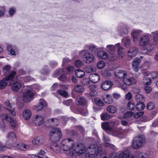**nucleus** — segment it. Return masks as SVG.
<instances>
[{"instance_id": "obj_1", "label": "nucleus", "mask_w": 158, "mask_h": 158, "mask_svg": "<svg viewBox=\"0 0 158 158\" xmlns=\"http://www.w3.org/2000/svg\"><path fill=\"white\" fill-rule=\"evenodd\" d=\"M60 148L64 151H70V155L73 157H77L86 152L85 156L87 158H93L100 152L96 145H90L86 150L83 145H76L74 140L70 138L63 140L61 143Z\"/></svg>"}, {"instance_id": "obj_2", "label": "nucleus", "mask_w": 158, "mask_h": 158, "mask_svg": "<svg viewBox=\"0 0 158 158\" xmlns=\"http://www.w3.org/2000/svg\"><path fill=\"white\" fill-rule=\"evenodd\" d=\"M102 129L104 130L109 131L113 135L117 137H121L123 136L126 130L123 131L118 130V129H115L110 126V124L109 123L105 122L102 123Z\"/></svg>"}, {"instance_id": "obj_3", "label": "nucleus", "mask_w": 158, "mask_h": 158, "mask_svg": "<svg viewBox=\"0 0 158 158\" xmlns=\"http://www.w3.org/2000/svg\"><path fill=\"white\" fill-rule=\"evenodd\" d=\"M5 120L10 123L11 126L13 127H15L17 125L16 120H13L6 114H0V129L4 131L6 128V126L4 121Z\"/></svg>"}, {"instance_id": "obj_4", "label": "nucleus", "mask_w": 158, "mask_h": 158, "mask_svg": "<svg viewBox=\"0 0 158 158\" xmlns=\"http://www.w3.org/2000/svg\"><path fill=\"white\" fill-rule=\"evenodd\" d=\"M145 142V138L144 136L140 135L135 137L133 140L132 146L135 149L140 148L143 146Z\"/></svg>"}, {"instance_id": "obj_5", "label": "nucleus", "mask_w": 158, "mask_h": 158, "mask_svg": "<svg viewBox=\"0 0 158 158\" xmlns=\"http://www.w3.org/2000/svg\"><path fill=\"white\" fill-rule=\"evenodd\" d=\"M61 136L60 130L58 128H55L52 129L50 131L49 136L50 139L53 141H58Z\"/></svg>"}, {"instance_id": "obj_6", "label": "nucleus", "mask_w": 158, "mask_h": 158, "mask_svg": "<svg viewBox=\"0 0 158 158\" xmlns=\"http://www.w3.org/2000/svg\"><path fill=\"white\" fill-rule=\"evenodd\" d=\"M34 95V93L32 90L24 92L23 94V100L26 102H30L33 99Z\"/></svg>"}, {"instance_id": "obj_7", "label": "nucleus", "mask_w": 158, "mask_h": 158, "mask_svg": "<svg viewBox=\"0 0 158 158\" xmlns=\"http://www.w3.org/2000/svg\"><path fill=\"white\" fill-rule=\"evenodd\" d=\"M7 141L10 144L15 143L17 141L16 135L14 132H9L6 136Z\"/></svg>"}, {"instance_id": "obj_8", "label": "nucleus", "mask_w": 158, "mask_h": 158, "mask_svg": "<svg viewBox=\"0 0 158 158\" xmlns=\"http://www.w3.org/2000/svg\"><path fill=\"white\" fill-rule=\"evenodd\" d=\"M84 61L87 64H89L93 62L94 59V56L91 53L86 52L82 56Z\"/></svg>"}, {"instance_id": "obj_9", "label": "nucleus", "mask_w": 158, "mask_h": 158, "mask_svg": "<svg viewBox=\"0 0 158 158\" xmlns=\"http://www.w3.org/2000/svg\"><path fill=\"white\" fill-rule=\"evenodd\" d=\"M66 73H64V69H61L56 70L53 74V76L55 77H56L60 74H61L62 75L60 76L58 79L59 80L63 81H64L66 79L65 75Z\"/></svg>"}, {"instance_id": "obj_10", "label": "nucleus", "mask_w": 158, "mask_h": 158, "mask_svg": "<svg viewBox=\"0 0 158 158\" xmlns=\"http://www.w3.org/2000/svg\"><path fill=\"white\" fill-rule=\"evenodd\" d=\"M17 81H14V83L11 86V89L14 92H17L19 91L22 85V82L21 81H19V78Z\"/></svg>"}, {"instance_id": "obj_11", "label": "nucleus", "mask_w": 158, "mask_h": 158, "mask_svg": "<svg viewBox=\"0 0 158 158\" xmlns=\"http://www.w3.org/2000/svg\"><path fill=\"white\" fill-rule=\"evenodd\" d=\"M150 39L149 36L145 35L140 38L139 41L140 46L144 47L148 45Z\"/></svg>"}, {"instance_id": "obj_12", "label": "nucleus", "mask_w": 158, "mask_h": 158, "mask_svg": "<svg viewBox=\"0 0 158 158\" xmlns=\"http://www.w3.org/2000/svg\"><path fill=\"white\" fill-rule=\"evenodd\" d=\"M113 84L110 81L106 80L103 81L101 84V88L104 90H107L110 89Z\"/></svg>"}, {"instance_id": "obj_13", "label": "nucleus", "mask_w": 158, "mask_h": 158, "mask_svg": "<svg viewBox=\"0 0 158 158\" xmlns=\"http://www.w3.org/2000/svg\"><path fill=\"white\" fill-rule=\"evenodd\" d=\"M34 122L37 126L42 125L44 122V118L40 115H36L34 116Z\"/></svg>"}, {"instance_id": "obj_14", "label": "nucleus", "mask_w": 158, "mask_h": 158, "mask_svg": "<svg viewBox=\"0 0 158 158\" xmlns=\"http://www.w3.org/2000/svg\"><path fill=\"white\" fill-rule=\"evenodd\" d=\"M45 141V138L42 136L37 137L32 140V142L33 144L37 145H41Z\"/></svg>"}, {"instance_id": "obj_15", "label": "nucleus", "mask_w": 158, "mask_h": 158, "mask_svg": "<svg viewBox=\"0 0 158 158\" xmlns=\"http://www.w3.org/2000/svg\"><path fill=\"white\" fill-rule=\"evenodd\" d=\"M103 140L105 142L104 144L105 147L109 148L113 150H116V147L114 145L108 143L110 141V139L107 136L104 135Z\"/></svg>"}, {"instance_id": "obj_16", "label": "nucleus", "mask_w": 158, "mask_h": 158, "mask_svg": "<svg viewBox=\"0 0 158 158\" xmlns=\"http://www.w3.org/2000/svg\"><path fill=\"white\" fill-rule=\"evenodd\" d=\"M124 83L128 85H131L135 84L137 81L134 78L132 77H126L123 79V81Z\"/></svg>"}, {"instance_id": "obj_17", "label": "nucleus", "mask_w": 158, "mask_h": 158, "mask_svg": "<svg viewBox=\"0 0 158 158\" xmlns=\"http://www.w3.org/2000/svg\"><path fill=\"white\" fill-rule=\"evenodd\" d=\"M89 80L94 83H97L100 80L99 75L96 73L90 74L89 76Z\"/></svg>"}, {"instance_id": "obj_18", "label": "nucleus", "mask_w": 158, "mask_h": 158, "mask_svg": "<svg viewBox=\"0 0 158 158\" xmlns=\"http://www.w3.org/2000/svg\"><path fill=\"white\" fill-rule=\"evenodd\" d=\"M115 76L119 79H123V80L126 77H127V74L126 71L123 70H119L115 73Z\"/></svg>"}, {"instance_id": "obj_19", "label": "nucleus", "mask_w": 158, "mask_h": 158, "mask_svg": "<svg viewBox=\"0 0 158 158\" xmlns=\"http://www.w3.org/2000/svg\"><path fill=\"white\" fill-rule=\"evenodd\" d=\"M45 102L44 100L43 99H40L39 103L36 105L34 106V109L37 111L41 110L43 108L44 106L45 105Z\"/></svg>"}, {"instance_id": "obj_20", "label": "nucleus", "mask_w": 158, "mask_h": 158, "mask_svg": "<svg viewBox=\"0 0 158 158\" xmlns=\"http://www.w3.org/2000/svg\"><path fill=\"white\" fill-rule=\"evenodd\" d=\"M97 55L99 58L105 60L108 59L109 57V56L107 52L103 50L98 51Z\"/></svg>"}, {"instance_id": "obj_21", "label": "nucleus", "mask_w": 158, "mask_h": 158, "mask_svg": "<svg viewBox=\"0 0 158 158\" xmlns=\"http://www.w3.org/2000/svg\"><path fill=\"white\" fill-rule=\"evenodd\" d=\"M141 60L137 58H136L132 62V68L134 70L137 72L139 70V66L141 62Z\"/></svg>"}, {"instance_id": "obj_22", "label": "nucleus", "mask_w": 158, "mask_h": 158, "mask_svg": "<svg viewBox=\"0 0 158 158\" xmlns=\"http://www.w3.org/2000/svg\"><path fill=\"white\" fill-rule=\"evenodd\" d=\"M138 52L137 48L135 47H131L127 52L128 56L131 57L135 56Z\"/></svg>"}, {"instance_id": "obj_23", "label": "nucleus", "mask_w": 158, "mask_h": 158, "mask_svg": "<svg viewBox=\"0 0 158 158\" xmlns=\"http://www.w3.org/2000/svg\"><path fill=\"white\" fill-rule=\"evenodd\" d=\"M23 118L26 120H29L31 116V113L30 110L28 109H24L22 113Z\"/></svg>"}, {"instance_id": "obj_24", "label": "nucleus", "mask_w": 158, "mask_h": 158, "mask_svg": "<svg viewBox=\"0 0 158 158\" xmlns=\"http://www.w3.org/2000/svg\"><path fill=\"white\" fill-rule=\"evenodd\" d=\"M17 147L19 150L25 151L30 148V145L23 143H20L17 145Z\"/></svg>"}, {"instance_id": "obj_25", "label": "nucleus", "mask_w": 158, "mask_h": 158, "mask_svg": "<svg viewBox=\"0 0 158 158\" xmlns=\"http://www.w3.org/2000/svg\"><path fill=\"white\" fill-rule=\"evenodd\" d=\"M142 32L141 30H135L132 33V36L133 38V40L135 42H137L138 41V37L140 35Z\"/></svg>"}, {"instance_id": "obj_26", "label": "nucleus", "mask_w": 158, "mask_h": 158, "mask_svg": "<svg viewBox=\"0 0 158 158\" xmlns=\"http://www.w3.org/2000/svg\"><path fill=\"white\" fill-rule=\"evenodd\" d=\"M131 154V151L129 150H126L122 152L119 155L118 158H127Z\"/></svg>"}, {"instance_id": "obj_27", "label": "nucleus", "mask_w": 158, "mask_h": 158, "mask_svg": "<svg viewBox=\"0 0 158 158\" xmlns=\"http://www.w3.org/2000/svg\"><path fill=\"white\" fill-rule=\"evenodd\" d=\"M76 102L77 105H83L86 103V100L83 97H79L77 98Z\"/></svg>"}, {"instance_id": "obj_28", "label": "nucleus", "mask_w": 158, "mask_h": 158, "mask_svg": "<svg viewBox=\"0 0 158 158\" xmlns=\"http://www.w3.org/2000/svg\"><path fill=\"white\" fill-rule=\"evenodd\" d=\"M103 99L105 102L109 104L113 102L112 97L109 94L105 95Z\"/></svg>"}, {"instance_id": "obj_29", "label": "nucleus", "mask_w": 158, "mask_h": 158, "mask_svg": "<svg viewBox=\"0 0 158 158\" xmlns=\"http://www.w3.org/2000/svg\"><path fill=\"white\" fill-rule=\"evenodd\" d=\"M120 45V43H118L115 45H108L106 46L107 50L110 52V53L114 52V49L115 46H119Z\"/></svg>"}, {"instance_id": "obj_30", "label": "nucleus", "mask_w": 158, "mask_h": 158, "mask_svg": "<svg viewBox=\"0 0 158 158\" xmlns=\"http://www.w3.org/2000/svg\"><path fill=\"white\" fill-rule=\"evenodd\" d=\"M15 75L16 72L14 71H13L9 75L6 76L5 78L7 81H13L14 79V77Z\"/></svg>"}, {"instance_id": "obj_31", "label": "nucleus", "mask_w": 158, "mask_h": 158, "mask_svg": "<svg viewBox=\"0 0 158 158\" xmlns=\"http://www.w3.org/2000/svg\"><path fill=\"white\" fill-rule=\"evenodd\" d=\"M75 73L76 76L79 78H81L85 75L84 72L79 69L76 70Z\"/></svg>"}, {"instance_id": "obj_32", "label": "nucleus", "mask_w": 158, "mask_h": 158, "mask_svg": "<svg viewBox=\"0 0 158 158\" xmlns=\"http://www.w3.org/2000/svg\"><path fill=\"white\" fill-rule=\"evenodd\" d=\"M7 81L4 78L0 81V89L4 88L7 85Z\"/></svg>"}, {"instance_id": "obj_33", "label": "nucleus", "mask_w": 158, "mask_h": 158, "mask_svg": "<svg viewBox=\"0 0 158 158\" xmlns=\"http://www.w3.org/2000/svg\"><path fill=\"white\" fill-rule=\"evenodd\" d=\"M145 106L142 102H138L136 104V109L138 111H141L143 110Z\"/></svg>"}, {"instance_id": "obj_34", "label": "nucleus", "mask_w": 158, "mask_h": 158, "mask_svg": "<svg viewBox=\"0 0 158 158\" xmlns=\"http://www.w3.org/2000/svg\"><path fill=\"white\" fill-rule=\"evenodd\" d=\"M107 110L111 113H115L116 110L117 109L115 106H114L110 105L107 107Z\"/></svg>"}, {"instance_id": "obj_35", "label": "nucleus", "mask_w": 158, "mask_h": 158, "mask_svg": "<svg viewBox=\"0 0 158 158\" xmlns=\"http://www.w3.org/2000/svg\"><path fill=\"white\" fill-rule=\"evenodd\" d=\"M74 90L77 92H83L84 90V87L81 85H77L74 86Z\"/></svg>"}, {"instance_id": "obj_36", "label": "nucleus", "mask_w": 158, "mask_h": 158, "mask_svg": "<svg viewBox=\"0 0 158 158\" xmlns=\"http://www.w3.org/2000/svg\"><path fill=\"white\" fill-rule=\"evenodd\" d=\"M33 78L30 76H27L25 77H21L19 78V81L22 82L23 81L27 82L32 80Z\"/></svg>"}, {"instance_id": "obj_37", "label": "nucleus", "mask_w": 158, "mask_h": 158, "mask_svg": "<svg viewBox=\"0 0 158 158\" xmlns=\"http://www.w3.org/2000/svg\"><path fill=\"white\" fill-rule=\"evenodd\" d=\"M144 99V96L140 94H137L135 97V100L138 102H142V101Z\"/></svg>"}, {"instance_id": "obj_38", "label": "nucleus", "mask_w": 158, "mask_h": 158, "mask_svg": "<svg viewBox=\"0 0 158 158\" xmlns=\"http://www.w3.org/2000/svg\"><path fill=\"white\" fill-rule=\"evenodd\" d=\"M50 148L57 153H59L60 152L61 148H59L58 145L56 144L51 147Z\"/></svg>"}, {"instance_id": "obj_39", "label": "nucleus", "mask_w": 158, "mask_h": 158, "mask_svg": "<svg viewBox=\"0 0 158 158\" xmlns=\"http://www.w3.org/2000/svg\"><path fill=\"white\" fill-rule=\"evenodd\" d=\"M11 67L9 65H7L4 66L3 70V72L4 74H8L10 72Z\"/></svg>"}, {"instance_id": "obj_40", "label": "nucleus", "mask_w": 158, "mask_h": 158, "mask_svg": "<svg viewBox=\"0 0 158 158\" xmlns=\"http://www.w3.org/2000/svg\"><path fill=\"white\" fill-rule=\"evenodd\" d=\"M135 107V105L134 102L132 101H130L127 104L128 108L131 110H133Z\"/></svg>"}, {"instance_id": "obj_41", "label": "nucleus", "mask_w": 158, "mask_h": 158, "mask_svg": "<svg viewBox=\"0 0 158 158\" xmlns=\"http://www.w3.org/2000/svg\"><path fill=\"white\" fill-rule=\"evenodd\" d=\"M143 83L145 85H149L151 84V81L150 78L146 76L144 77L143 79Z\"/></svg>"}, {"instance_id": "obj_42", "label": "nucleus", "mask_w": 158, "mask_h": 158, "mask_svg": "<svg viewBox=\"0 0 158 158\" xmlns=\"http://www.w3.org/2000/svg\"><path fill=\"white\" fill-rule=\"evenodd\" d=\"M101 117L102 120H106L110 118V115L107 113H104L101 114Z\"/></svg>"}, {"instance_id": "obj_43", "label": "nucleus", "mask_w": 158, "mask_h": 158, "mask_svg": "<svg viewBox=\"0 0 158 158\" xmlns=\"http://www.w3.org/2000/svg\"><path fill=\"white\" fill-rule=\"evenodd\" d=\"M117 58V55L114 52L110 53V56H109L108 59L110 61H113L116 60Z\"/></svg>"}, {"instance_id": "obj_44", "label": "nucleus", "mask_w": 158, "mask_h": 158, "mask_svg": "<svg viewBox=\"0 0 158 158\" xmlns=\"http://www.w3.org/2000/svg\"><path fill=\"white\" fill-rule=\"evenodd\" d=\"M134 113L132 111H127L124 114L123 117L126 118H129L134 114Z\"/></svg>"}, {"instance_id": "obj_45", "label": "nucleus", "mask_w": 158, "mask_h": 158, "mask_svg": "<svg viewBox=\"0 0 158 158\" xmlns=\"http://www.w3.org/2000/svg\"><path fill=\"white\" fill-rule=\"evenodd\" d=\"M118 54L119 56L122 57L125 55L124 49L122 47H119L118 49Z\"/></svg>"}, {"instance_id": "obj_46", "label": "nucleus", "mask_w": 158, "mask_h": 158, "mask_svg": "<svg viewBox=\"0 0 158 158\" xmlns=\"http://www.w3.org/2000/svg\"><path fill=\"white\" fill-rule=\"evenodd\" d=\"M57 92L60 95L64 97H66L68 96V93L64 90L58 89L57 90Z\"/></svg>"}, {"instance_id": "obj_47", "label": "nucleus", "mask_w": 158, "mask_h": 158, "mask_svg": "<svg viewBox=\"0 0 158 158\" xmlns=\"http://www.w3.org/2000/svg\"><path fill=\"white\" fill-rule=\"evenodd\" d=\"M155 107V105L152 102H149L147 105V109L150 110L153 109Z\"/></svg>"}, {"instance_id": "obj_48", "label": "nucleus", "mask_w": 158, "mask_h": 158, "mask_svg": "<svg viewBox=\"0 0 158 158\" xmlns=\"http://www.w3.org/2000/svg\"><path fill=\"white\" fill-rule=\"evenodd\" d=\"M89 48L90 51L95 53L97 52L98 50V48L97 47L93 45L89 46Z\"/></svg>"}, {"instance_id": "obj_49", "label": "nucleus", "mask_w": 158, "mask_h": 158, "mask_svg": "<svg viewBox=\"0 0 158 158\" xmlns=\"http://www.w3.org/2000/svg\"><path fill=\"white\" fill-rule=\"evenodd\" d=\"M75 64L77 68H80L82 66L83 64L81 60H78L75 62Z\"/></svg>"}, {"instance_id": "obj_50", "label": "nucleus", "mask_w": 158, "mask_h": 158, "mask_svg": "<svg viewBox=\"0 0 158 158\" xmlns=\"http://www.w3.org/2000/svg\"><path fill=\"white\" fill-rule=\"evenodd\" d=\"M105 64L104 62L102 60L99 61L97 64V67L99 69H102L105 66Z\"/></svg>"}, {"instance_id": "obj_51", "label": "nucleus", "mask_w": 158, "mask_h": 158, "mask_svg": "<svg viewBox=\"0 0 158 158\" xmlns=\"http://www.w3.org/2000/svg\"><path fill=\"white\" fill-rule=\"evenodd\" d=\"M48 121L50 122H51L52 123H53L54 124L57 125L59 123V120L56 118H52L48 120Z\"/></svg>"}, {"instance_id": "obj_52", "label": "nucleus", "mask_w": 158, "mask_h": 158, "mask_svg": "<svg viewBox=\"0 0 158 158\" xmlns=\"http://www.w3.org/2000/svg\"><path fill=\"white\" fill-rule=\"evenodd\" d=\"M80 114L83 116H86L88 114V110L86 108H83L80 111Z\"/></svg>"}, {"instance_id": "obj_53", "label": "nucleus", "mask_w": 158, "mask_h": 158, "mask_svg": "<svg viewBox=\"0 0 158 158\" xmlns=\"http://www.w3.org/2000/svg\"><path fill=\"white\" fill-rule=\"evenodd\" d=\"M61 85H58V83H54L51 87V89L53 91H55L57 89L58 87H60Z\"/></svg>"}, {"instance_id": "obj_54", "label": "nucleus", "mask_w": 158, "mask_h": 158, "mask_svg": "<svg viewBox=\"0 0 158 158\" xmlns=\"http://www.w3.org/2000/svg\"><path fill=\"white\" fill-rule=\"evenodd\" d=\"M96 103L99 106H103L104 105V103L101 99H97L95 100Z\"/></svg>"}, {"instance_id": "obj_55", "label": "nucleus", "mask_w": 158, "mask_h": 158, "mask_svg": "<svg viewBox=\"0 0 158 158\" xmlns=\"http://www.w3.org/2000/svg\"><path fill=\"white\" fill-rule=\"evenodd\" d=\"M72 99H68L63 101V103L66 106H69L72 103Z\"/></svg>"}, {"instance_id": "obj_56", "label": "nucleus", "mask_w": 158, "mask_h": 158, "mask_svg": "<svg viewBox=\"0 0 158 158\" xmlns=\"http://www.w3.org/2000/svg\"><path fill=\"white\" fill-rule=\"evenodd\" d=\"M82 82V84L85 85H88L89 84V82L87 78L84 79Z\"/></svg>"}, {"instance_id": "obj_57", "label": "nucleus", "mask_w": 158, "mask_h": 158, "mask_svg": "<svg viewBox=\"0 0 158 158\" xmlns=\"http://www.w3.org/2000/svg\"><path fill=\"white\" fill-rule=\"evenodd\" d=\"M124 42V45L127 48L129 47L131 44V41L128 39H126Z\"/></svg>"}, {"instance_id": "obj_58", "label": "nucleus", "mask_w": 158, "mask_h": 158, "mask_svg": "<svg viewBox=\"0 0 158 158\" xmlns=\"http://www.w3.org/2000/svg\"><path fill=\"white\" fill-rule=\"evenodd\" d=\"M148 155L142 153H140L139 156V158H148Z\"/></svg>"}, {"instance_id": "obj_59", "label": "nucleus", "mask_w": 158, "mask_h": 158, "mask_svg": "<svg viewBox=\"0 0 158 158\" xmlns=\"http://www.w3.org/2000/svg\"><path fill=\"white\" fill-rule=\"evenodd\" d=\"M132 91L136 94H138L140 92V89L139 88L137 87H134L133 88Z\"/></svg>"}, {"instance_id": "obj_60", "label": "nucleus", "mask_w": 158, "mask_h": 158, "mask_svg": "<svg viewBox=\"0 0 158 158\" xmlns=\"http://www.w3.org/2000/svg\"><path fill=\"white\" fill-rule=\"evenodd\" d=\"M71 61V60L68 58H64L63 60V63L64 64H67Z\"/></svg>"}, {"instance_id": "obj_61", "label": "nucleus", "mask_w": 158, "mask_h": 158, "mask_svg": "<svg viewBox=\"0 0 158 158\" xmlns=\"http://www.w3.org/2000/svg\"><path fill=\"white\" fill-rule=\"evenodd\" d=\"M121 123L122 125L124 126H128L130 124V123L128 122L125 120H122L121 122Z\"/></svg>"}, {"instance_id": "obj_62", "label": "nucleus", "mask_w": 158, "mask_h": 158, "mask_svg": "<svg viewBox=\"0 0 158 158\" xmlns=\"http://www.w3.org/2000/svg\"><path fill=\"white\" fill-rule=\"evenodd\" d=\"M6 148V146L3 144L0 141V151L4 150Z\"/></svg>"}, {"instance_id": "obj_63", "label": "nucleus", "mask_w": 158, "mask_h": 158, "mask_svg": "<svg viewBox=\"0 0 158 158\" xmlns=\"http://www.w3.org/2000/svg\"><path fill=\"white\" fill-rule=\"evenodd\" d=\"M158 73L156 72H153L151 73L152 78H156L158 75Z\"/></svg>"}, {"instance_id": "obj_64", "label": "nucleus", "mask_w": 158, "mask_h": 158, "mask_svg": "<svg viewBox=\"0 0 158 158\" xmlns=\"http://www.w3.org/2000/svg\"><path fill=\"white\" fill-rule=\"evenodd\" d=\"M132 97V95L130 92H129L126 95V98L127 100H129L131 99Z\"/></svg>"}]
</instances>
